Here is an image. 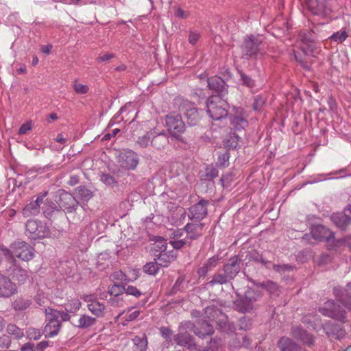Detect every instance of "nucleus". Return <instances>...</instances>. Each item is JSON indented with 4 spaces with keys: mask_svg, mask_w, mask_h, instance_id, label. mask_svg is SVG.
<instances>
[{
    "mask_svg": "<svg viewBox=\"0 0 351 351\" xmlns=\"http://www.w3.org/2000/svg\"><path fill=\"white\" fill-rule=\"evenodd\" d=\"M184 277L182 276H179L177 280H176L173 287H172V290L171 291L173 293H176V292H178V291H180V286L182 285V284L184 282Z\"/></svg>",
    "mask_w": 351,
    "mask_h": 351,
    "instance_id": "680f3d73",
    "label": "nucleus"
},
{
    "mask_svg": "<svg viewBox=\"0 0 351 351\" xmlns=\"http://www.w3.org/2000/svg\"><path fill=\"white\" fill-rule=\"evenodd\" d=\"M45 313L47 323L44 327L43 333L46 338H51L58 334L62 327V323L60 320L52 317L51 313H49L46 309Z\"/></svg>",
    "mask_w": 351,
    "mask_h": 351,
    "instance_id": "f8f14e48",
    "label": "nucleus"
},
{
    "mask_svg": "<svg viewBox=\"0 0 351 351\" xmlns=\"http://www.w3.org/2000/svg\"><path fill=\"white\" fill-rule=\"evenodd\" d=\"M125 292V286L119 284H114L109 287L108 293L110 295L119 296Z\"/></svg>",
    "mask_w": 351,
    "mask_h": 351,
    "instance_id": "37998d69",
    "label": "nucleus"
},
{
    "mask_svg": "<svg viewBox=\"0 0 351 351\" xmlns=\"http://www.w3.org/2000/svg\"><path fill=\"white\" fill-rule=\"evenodd\" d=\"M157 261L147 263L143 267V271L149 275H156L159 271Z\"/></svg>",
    "mask_w": 351,
    "mask_h": 351,
    "instance_id": "a19ab883",
    "label": "nucleus"
},
{
    "mask_svg": "<svg viewBox=\"0 0 351 351\" xmlns=\"http://www.w3.org/2000/svg\"><path fill=\"white\" fill-rule=\"evenodd\" d=\"M294 56L296 60L298 61L303 66H305V61L307 56L305 47H301L300 51H295Z\"/></svg>",
    "mask_w": 351,
    "mask_h": 351,
    "instance_id": "a18cd8bd",
    "label": "nucleus"
},
{
    "mask_svg": "<svg viewBox=\"0 0 351 351\" xmlns=\"http://www.w3.org/2000/svg\"><path fill=\"white\" fill-rule=\"evenodd\" d=\"M16 293V287L11 280L0 274V297L9 298Z\"/></svg>",
    "mask_w": 351,
    "mask_h": 351,
    "instance_id": "4468645a",
    "label": "nucleus"
},
{
    "mask_svg": "<svg viewBox=\"0 0 351 351\" xmlns=\"http://www.w3.org/2000/svg\"><path fill=\"white\" fill-rule=\"evenodd\" d=\"M232 123L237 129L239 130L240 128H243L247 125V121L243 118L235 117L233 119Z\"/></svg>",
    "mask_w": 351,
    "mask_h": 351,
    "instance_id": "4d7b16f0",
    "label": "nucleus"
},
{
    "mask_svg": "<svg viewBox=\"0 0 351 351\" xmlns=\"http://www.w3.org/2000/svg\"><path fill=\"white\" fill-rule=\"evenodd\" d=\"M238 298L234 300V308L238 312L251 313L258 307L257 302L262 298V293L258 290L248 288L244 295H241L237 291H235Z\"/></svg>",
    "mask_w": 351,
    "mask_h": 351,
    "instance_id": "f257e3e1",
    "label": "nucleus"
},
{
    "mask_svg": "<svg viewBox=\"0 0 351 351\" xmlns=\"http://www.w3.org/2000/svg\"><path fill=\"white\" fill-rule=\"evenodd\" d=\"M204 226V223H198V221L188 223L184 227V230L187 233L186 238L191 240L197 239L202 235Z\"/></svg>",
    "mask_w": 351,
    "mask_h": 351,
    "instance_id": "aec40b11",
    "label": "nucleus"
},
{
    "mask_svg": "<svg viewBox=\"0 0 351 351\" xmlns=\"http://www.w3.org/2000/svg\"><path fill=\"white\" fill-rule=\"evenodd\" d=\"M167 248V241L164 239L158 237L156 239L155 242L152 244V251L154 252V255L158 254H161L164 252H166Z\"/></svg>",
    "mask_w": 351,
    "mask_h": 351,
    "instance_id": "cd10ccee",
    "label": "nucleus"
},
{
    "mask_svg": "<svg viewBox=\"0 0 351 351\" xmlns=\"http://www.w3.org/2000/svg\"><path fill=\"white\" fill-rule=\"evenodd\" d=\"M177 252L173 250L164 252L161 254H155L154 261H157L158 265L162 267H168L177 258Z\"/></svg>",
    "mask_w": 351,
    "mask_h": 351,
    "instance_id": "a211bd4d",
    "label": "nucleus"
},
{
    "mask_svg": "<svg viewBox=\"0 0 351 351\" xmlns=\"http://www.w3.org/2000/svg\"><path fill=\"white\" fill-rule=\"evenodd\" d=\"M154 133L152 130L149 131L146 134L139 137L136 143L142 148L147 147L151 143V137L154 136Z\"/></svg>",
    "mask_w": 351,
    "mask_h": 351,
    "instance_id": "4c0bfd02",
    "label": "nucleus"
},
{
    "mask_svg": "<svg viewBox=\"0 0 351 351\" xmlns=\"http://www.w3.org/2000/svg\"><path fill=\"white\" fill-rule=\"evenodd\" d=\"M324 330L328 337L340 339L345 337L346 332L343 328L337 324H328L324 327Z\"/></svg>",
    "mask_w": 351,
    "mask_h": 351,
    "instance_id": "5701e85b",
    "label": "nucleus"
},
{
    "mask_svg": "<svg viewBox=\"0 0 351 351\" xmlns=\"http://www.w3.org/2000/svg\"><path fill=\"white\" fill-rule=\"evenodd\" d=\"M211 269L204 263L202 267H200L197 270V274L199 277H204L207 273L210 271Z\"/></svg>",
    "mask_w": 351,
    "mask_h": 351,
    "instance_id": "774afa93",
    "label": "nucleus"
},
{
    "mask_svg": "<svg viewBox=\"0 0 351 351\" xmlns=\"http://www.w3.org/2000/svg\"><path fill=\"white\" fill-rule=\"evenodd\" d=\"M208 202L201 200L191 208L192 216L190 219H203L207 215V206Z\"/></svg>",
    "mask_w": 351,
    "mask_h": 351,
    "instance_id": "6ab92c4d",
    "label": "nucleus"
},
{
    "mask_svg": "<svg viewBox=\"0 0 351 351\" xmlns=\"http://www.w3.org/2000/svg\"><path fill=\"white\" fill-rule=\"evenodd\" d=\"M348 37V32L345 29H341L340 32L333 33L329 38L331 40L341 43L346 40Z\"/></svg>",
    "mask_w": 351,
    "mask_h": 351,
    "instance_id": "ea45409f",
    "label": "nucleus"
},
{
    "mask_svg": "<svg viewBox=\"0 0 351 351\" xmlns=\"http://www.w3.org/2000/svg\"><path fill=\"white\" fill-rule=\"evenodd\" d=\"M280 351H301V347L291 339L286 337L280 338L277 343Z\"/></svg>",
    "mask_w": 351,
    "mask_h": 351,
    "instance_id": "4be33fe9",
    "label": "nucleus"
},
{
    "mask_svg": "<svg viewBox=\"0 0 351 351\" xmlns=\"http://www.w3.org/2000/svg\"><path fill=\"white\" fill-rule=\"evenodd\" d=\"M76 195L84 200H88L93 195L92 192L84 186H79L75 189Z\"/></svg>",
    "mask_w": 351,
    "mask_h": 351,
    "instance_id": "c03bdc74",
    "label": "nucleus"
},
{
    "mask_svg": "<svg viewBox=\"0 0 351 351\" xmlns=\"http://www.w3.org/2000/svg\"><path fill=\"white\" fill-rule=\"evenodd\" d=\"M252 327V320L246 317H243L239 320V328L240 330H247Z\"/></svg>",
    "mask_w": 351,
    "mask_h": 351,
    "instance_id": "09e8293b",
    "label": "nucleus"
},
{
    "mask_svg": "<svg viewBox=\"0 0 351 351\" xmlns=\"http://www.w3.org/2000/svg\"><path fill=\"white\" fill-rule=\"evenodd\" d=\"M6 330L9 335L14 336L16 339H20L24 336L23 330L19 328L15 324H9L7 326Z\"/></svg>",
    "mask_w": 351,
    "mask_h": 351,
    "instance_id": "e433bc0d",
    "label": "nucleus"
},
{
    "mask_svg": "<svg viewBox=\"0 0 351 351\" xmlns=\"http://www.w3.org/2000/svg\"><path fill=\"white\" fill-rule=\"evenodd\" d=\"M218 171L213 167H208L204 171L199 173L201 180L210 181L217 177Z\"/></svg>",
    "mask_w": 351,
    "mask_h": 351,
    "instance_id": "2f4dec72",
    "label": "nucleus"
},
{
    "mask_svg": "<svg viewBox=\"0 0 351 351\" xmlns=\"http://www.w3.org/2000/svg\"><path fill=\"white\" fill-rule=\"evenodd\" d=\"M229 155L225 152L218 156L217 164L222 167H226L228 165Z\"/></svg>",
    "mask_w": 351,
    "mask_h": 351,
    "instance_id": "6e6d98bb",
    "label": "nucleus"
},
{
    "mask_svg": "<svg viewBox=\"0 0 351 351\" xmlns=\"http://www.w3.org/2000/svg\"><path fill=\"white\" fill-rule=\"evenodd\" d=\"M25 228L28 237L32 239L45 238L49 234L45 221H27Z\"/></svg>",
    "mask_w": 351,
    "mask_h": 351,
    "instance_id": "0eeeda50",
    "label": "nucleus"
},
{
    "mask_svg": "<svg viewBox=\"0 0 351 351\" xmlns=\"http://www.w3.org/2000/svg\"><path fill=\"white\" fill-rule=\"evenodd\" d=\"M179 110L184 114L187 122L191 125H196L200 120L201 116L194 104L184 99H178Z\"/></svg>",
    "mask_w": 351,
    "mask_h": 351,
    "instance_id": "9d476101",
    "label": "nucleus"
},
{
    "mask_svg": "<svg viewBox=\"0 0 351 351\" xmlns=\"http://www.w3.org/2000/svg\"><path fill=\"white\" fill-rule=\"evenodd\" d=\"M199 324V326H197L193 324L192 326L194 333L199 337L204 338L206 336L212 335L214 333L215 330L213 326L207 321H203Z\"/></svg>",
    "mask_w": 351,
    "mask_h": 351,
    "instance_id": "412c9836",
    "label": "nucleus"
},
{
    "mask_svg": "<svg viewBox=\"0 0 351 351\" xmlns=\"http://www.w3.org/2000/svg\"><path fill=\"white\" fill-rule=\"evenodd\" d=\"M125 292L128 295H131L136 298H138L142 295V292L140 290H138L136 287L132 285L125 287Z\"/></svg>",
    "mask_w": 351,
    "mask_h": 351,
    "instance_id": "864d4df0",
    "label": "nucleus"
},
{
    "mask_svg": "<svg viewBox=\"0 0 351 351\" xmlns=\"http://www.w3.org/2000/svg\"><path fill=\"white\" fill-rule=\"evenodd\" d=\"M319 311L324 316L345 323L347 316L346 312L337 303L332 300L326 302Z\"/></svg>",
    "mask_w": 351,
    "mask_h": 351,
    "instance_id": "423d86ee",
    "label": "nucleus"
},
{
    "mask_svg": "<svg viewBox=\"0 0 351 351\" xmlns=\"http://www.w3.org/2000/svg\"><path fill=\"white\" fill-rule=\"evenodd\" d=\"M12 252L6 247L0 248L3 255L8 261L11 263H16L13 255L17 258L24 261H29L32 260L34 256V248L24 241H16L11 245Z\"/></svg>",
    "mask_w": 351,
    "mask_h": 351,
    "instance_id": "f03ea898",
    "label": "nucleus"
},
{
    "mask_svg": "<svg viewBox=\"0 0 351 351\" xmlns=\"http://www.w3.org/2000/svg\"><path fill=\"white\" fill-rule=\"evenodd\" d=\"M175 16L180 19H187L190 16V12L186 10H182L181 8H176Z\"/></svg>",
    "mask_w": 351,
    "mask_h": 351,
    "instance_id": "bf43d9fd",
    "label": "nucleus"
},
{
    "mask_svg": "<svg viewBox=\"0 0 351 351\" xmlns=\"http://www.w3.org/2000/svg\"><path fill=\"white\" fill-rule=\"evenodd\" d=\"M74 91L77 94L83 95L86 94L89 90V87L86 85L75 81L73 85Z\"/></svg>",
    "mask_w": 351,
    "mask_h": 351,
    "instance_id": "de8ad7c7",
    "label": "nucleus"
},
{
    "mask_svg": "<svg viewBox=\"0 0 351 351\" xmlns=\"http://www.w3.org/2000/svg\"><path fill=\"white\" fill-rule=\"evenodd\" d=\"M219 80L215 77H210L208 79V86L211 89H217L219 87Z\"/></svg>",
    "mask_w": 351,
    "mask_h": 351,
    "instance_id": "69168bd1",
    "label": "nucleus"
},
{
    "mask_svg": "<svg viewBox=\"0 0 351 351\" xmlns=\"http://www.w3.org/2000/svg\"><path fill=\"white\" fill-rule=\"evenodd\" d=\"M82 306V302L79 299H73L71 300L67 304L66 306V311L69 313H75L78 311Z\"/></svg>",
    "mask_w": 351,
    "mask_h": 351,
    "instance_id": "79ce46f5",
    "label": "nucleus"
},
{
    "mask_svg": "<svg viewBox=\"0 0 351 351\" xmlns=\"http://www.w3.org/2000/svg\"><path fill=\"white\" fill-rule=\"evenodd\" d=\"M193 324L191 322H185L182 323L178 329V333L174 335L173 340L175 342L183 347H186L188 349L192 350L193 348H196V344L194 342L193 338L191 335L186 331V328H192Z\"/></svg>",
    "mask_w": 351,
    "mask_h": 351,
    "instance_id": "1a4fd4ad",
    "label": "nucleus"
},
{
    "mask_svg": "<svg viewBox=\"0 0 351 351\" xmlns=\"http://www.w3.org/2000/svg\"><path fill=\"white\" fill-rule=\"evenodd\" d=\"M264 44L258 36L251 35L247 36L242 45L243 55L247 57H256L258 54L263 55Z\"/></svg>",
    "mask_w": 351,
    "mask_h": 351,
    "instance_id": "39448f33",
    "label": "nucleus"
},
{
    "mask_svg": "<svg viewBox=\"0 0 351 351\" xmlns=\"http://www.w3.org/2000/svg\"><path fill=\"white\" fill-rule=\"evenodd\" d=\"M58 202L59 206L68 213L75 210V207L77 206V202L75 198L70 193L64 191L60 192Z\"/></svg>",
    "mask_w": 351,
    "mask_h": 351,
    "instance_id": "ddd939ff",
    "label": "nucleus"
},
{
    "mask_svg": "<svg viewBox=\"0 0 351 351\" xmlns=\"http://www.w3.org/2000/svg\"><path fill=\"white\" fill-rule=\"evenodd\" d=\"M165 125L169 134L177 139L185 131V124L181 116L175 112L170 113L166 116Z\"/></svg>",
    "mask_w": 351,
    "mask_h": 351,
    "instance_id": "6e6552de",
    "label": "nucleus"
},
{
    "mask_svg": "<svg viewBox=\"0 0 351 351\" xmlns=\"http://www.w3.org/2000/svg\"><path fill=\"white\" fill-rule=\"evenodd\" d=\"M329 0H308V11L314 15L326 14L330 9L328 8Z\"/></svg>",
    "mask_w": 351,
    "mask_h": 351,
    "instance_id": "f3484780",
    "label": "nucleus"
},
{
    "mask_svg": "<svg viewBox=\"0 0 351 351\" xmlns=\"http://www.w3.org/2000/svg\"><path fill=\"white\" fill-rule=\"evenodd\" d=\"M230 278L223 271V269L216 273L212 280L209 282L211 285H223L230 282Z\"/></svg>",
    "mask_w": 351,
    "mask_h": 351,
    "instance_id": "c85d7f7f",
    "label": "nucleus"
},
{
    "mask_svg": "<svg viewBox=\"0 0 351 351\" xmlns=\"http://www.w3.org/2000/svg\"><path fill=\"white\" fill-rule=\"evenodd\" d=\"M95 322V318L87 315H82L78 320L77 326L81 328H86L93 326Z\"/></svg>",
    "mask_w": 351,
    "mask_h": 351,
    "instance_id": "f704fd0d",
    "label": "nucleus"
},
{
    "mask_svg": "<svg viewBox=\"0 0 351 351\" xmlns=\"http://www.w3.org/2000/svg\"><path fill=\"white\" fill-rule=\"evenodd\" d=\"M207 112L214 120L225 117L228 113V104L219 95H212L206 103Z\"/></svg>",
    "mask_w": 351,
    "mask_h": 351,
    "instance_id": "20e7f679",
    "label": "nucleus"
},
{
    "mask_svg": "<svg viewBox=\"0 0 351 351\" xmlns=\"http://www.w3.org/2000/svg\"><path fill=\"white\" fill-rule=\"evenodd\" d=\"M87 307L96 317H103L105 314V304L97 300L88 304Z\"/></svg>",
    "mask_w": 351,
    "mask_h": 351,
    "instance_id": "393cba45",
    "label": "nucleus"
},
{
    "mask_svg": "<svg viewBox=\"0 0 351 351\" xmlns=\"http://www.w3.org/2000/svg\"><path fill=\"white\" fill-rule=\"evenodd\" d=\"M25 333L27 338L33 340H38L42 336L40 330L35 328H29Z\"/></svg>",
    "mask_w": 351,
    "mask_h": 351,
    "instance_id": "49530a36",
    "label": "nucleus"
},
{
    "mask_svg": "<svg viewBox=\"0 0 351 351\" xmlns=\"http://www.w3.org/2000/svg\"><path fill=\"white\" fill-rule=\"evenodd\" d=\"M311 235L317 241L326 240L329 250H335L343 245H347L351 248L350 238L335 240L334 233L326 229L323 226H317L311 229Z\"/></svg>",
    "mask_w": 351,
    "mask_h": 351,
    "instance_id": "7ed1b4c3",
    "label": "nucleus"
},
{
    "mask_svg": "<svg viewBox=\"0 0 351 351\" xmlns=\"http://www.w3.org/2000/svg\"><path fill=\"white\" fill-rule=\"evenodd\" d=\"M45 309L49 313H51L52 317H55L57 320H60L61 322L69 321L70 319V315L66 312L60 311L49 308Z\"/></svg>",
    "mask_w": 351,
    "mask_h": 351,
    "instance_id": "c9c22d12",
    "label": "nucleus"
},
{
    "mask_svg": "<svg viewBox=\"0 0 351 351\" xmlns=\"http://www.w3.org/2000/svg\"><path fill=\"white\" fill-rule=\"evenodd\" d=\"M32 128V121H27L23 123L19 130V134L23 135L30 131Z\"/></svg>",
    "mask_w": 351,
    "mask_h": 351,
    "instance_id": "13d9d810",
    "label": "nucleus"
},
{
    "mask_svg": "<svg viewBox=\"0 0 351 351\" xmlns=\"http://www.w3.org/2000/svg\"><path fill=\"white\" fill-rule=\"evenodd\" d=\"M11 340L9 337L3 335L0 337V348H8L10 346Z\"/></svg>",
    "mask_w": 351,
    "mask_h": 351,
    "instance_id": "0e129e2a",
    "label": "nucleus"
},
{
    "mask_svg": "<svg viewBox=\"0 0 351 351\" xmlns=\"http://www.w3.org/2000/svg\"><path fill=\"white\" fill-rule=\"evenodd\" d=\"M12 264L14 267L12 271V278L19 284H24L28 279L27 271L21 267L16 266L15 263Z\"/></svg>",
    "mask_w": 351,
    "mask_h": 351,
    "instance_id": "b1692460",
    "label": "nucleus"
},
{
    "mask_svg": "<svg viewBox=\"0 0 351 351\" xmlns=\"http://www.w3.org/2000/svg\"><path fill=\"white\" fill-rule=\"evenodd\" d=\"M100 180L108 186H114L117 184L115 178L110 174L102 173L100 176Z\"/></svg>",
    "mask_w": 351,
    "mask_h": 351,
    "instance_id": "8fccbe9b",
    "label": "nucleus"
},
{
    "mask_svg": "<svg viewBox=\"0 0 351 351\" xmlns=\"http://www.w3.org/2000/svg\"><path fill=\"white\" fill-rule=\"evenodd\" d=\"M330 219H351V204H348L342 212L332 213Z\"/></svg>",
    "mask_w": 351,
    "mask_h": 351,
    "instance_id": "72a5a7b5",
    "label": "nucleus"
},
{
    "mask_svg": "<svg viewBox=\"0 0 351 351\" xmlns=\"http://www.w3.org/2000/svg\"><path fill=\"white\" fill-rule=\"evenodd\" d=\"M273 269L276 272L284 273L285 271L292 270L293 267L288 264H282V265L274 264V265H273Z\"/></svg>",
    "mask_w": 351,
    "mask_h": 351,
    "instance_id": "5fc2aeb1",
    "label": "nucleus"
},
{
    "mask_svg": "<svg viewBox=\"0 0 351 351\" xmlns=\"http://www.w3.org/2000/svg\"><path fill=\"white\" fill-rule=\"evenodd\" d=\"M205 317L210 321H217L220 315H222V311L215 305L208 306L204 308Z\"/></svg>",
    "mask_w": 351,
    "mask_h": 351,
    "instance_id": "bb28decb",
    "label": "nucleus"
},
{
    "mask_svg": "<svg viewBox=\"0 0 351 351\" xmlns=\"http://www.w3.org/2000/svg\"><path fill=\"white\" fill-rule=\"evenodd\" d=\"M168 139L164 133H158L157 136H153V139L151 141V145L157 149H161L163 148Z\"/></svg>",
    "mask_w": 351,
    "mask_h": 351,
    "instance_id": "c756f323",
    "label": "nucleus"
},
{
    "mask_svg": "<svg viewBox=\"0 0 351 351\" xmlns=\"http://www.w3.org/2000/svg\"><path fill=\"white\" fill-rule=\"evenodd\" d=\"M110 278L112 280H118L121 282L128 280L127 276L121 270L113 272L110 276Z\"/></svg>",
    "mask_w": 351,
    "mask_h": 351,
    "instance_id": "603ef678",
    "label": "nucleus"
},
{
    "mask_svg": "<svg viewBox=\"0 0 351 351\" xmlns=\"http://www.w3.org/2000/svg\"><path fill=\"white\" fill-rule=\"evenodd\" d=\"M47 192L44 191L39 193L35 201L30 202L23 209L24 217H28L32 215H36L39 213L40 205L43 202L44 198L47 196Z\"/></svg>",
    "mask_w": 351,
    "mask_h": 351,
    "instance_id": "2eb2a0df",
    "label": "nucleus"
},
{
    "mask_svg": "<svg viewBox=\"0 0 351 351\" xmlns=\"http://www.w3.org/2000/svg\"><path fill=\"white\" fill-rule=\"evenodd\" d=\"M217 325L220 329L223 331H227L231 329L230 323L228 320V317L226 315L222 313V315H220L218 319L216 321Z\"/></svg>",
    "mask_w": 351,
    "mask_h": 351,
    "instance_id": "58836bf2",
    "label": "nucleus"
},
{
    "mask_svg": "<svg viewBox=\"0 0 351 351\" xmlns=\"http://www.w3.org/2000/svg\"><path fill=\"white\" fill-rule=\"evenodd\" d=\"M132 342L134 351H145L147 348L148 341L145 334H143L141 337L135 336L132 339Z\"/></svg>",
    "mask_w": 351,
    "mask_h": 351,
    "instance_id": "a878e982",
    "label": "nucleus"
},
{
    "mask_svg": "<svg viewBox=\"0 0 351 351\" xmlns=\"http://www.w3.org/2000/svg\"><path fill=\"white\" fill-rule=\"evenodd\" d=\"M187 243L185 239L174 240L170 241V244L175 250H180Z\"/></svg>",
    "mask_w": 351,
    "mask_h": 351,
    "instance_id": "052dcab7",
    "label": "nucleus"
},
{
    "mask_svg": "<svg viewBox=\"0 0 351 351\" xmlns=\"http://www.w3.org/2000/svg\"><path fill=\"white\" fill-rule=\"evenodd\" d=\"M199 37L200 35L198 32H191L189 36V42L192 45H195L199 40Z\"/></svg>",
    "mask_w": 351,
    "mask_h": 351,
    "instance_id": "338daca9",
    "label": "nucleus"
},
{
    "mask_svg": "<svg viewBox=\"0 0 351 351\" xmlns=\"http://www.w3.org/2000/svg\"><path fill=\"white\" fill-rule=\"evenodd\" d=\"M261 287L267 289L271 293H274L278 289L277 284L274 283L271 281H267L265 282H262L261 284Z\"/></svg>",
    "mask_w": 351,
    "mask_h": 351,
    "instance_id": "3c124183",
    "label": "nucleus"
},
{
    "mask_svg": "<svg viewBox=\"0 0 351 351\" xmlns=\"http://www.w3.org/2000/svg\"><path fill=\"white\" fill-rule=\"evenodd\" d=\"M291 334L293 337L303 342H305L307 339V332L306 330L300 326H293L291 328Z\"/></svg>",
    "mask_w": 351,
    "mask_h": 351,
    "instance_id": "473e14b6",
    "label": "nucleus"
},
{
    "mask_svg": "<svg viewBox=\"0 0 351 351\" xmlns=\"http://www.w3.org/2000/svg\"><path fill=\"white\" fill-rule=\"evenodd\" d=\"M120 167L125 170H135L138 165V154L131 149L122 151L117 159Z\"/></svg>",
    "mask_w": 351,
    "mask_h": 351,
    "instance_id": "9b49d317",
    "label": "nucleus"
},
{
    "mask_svg": "<svg viewBox=\"0 0 351 351\" xmlns=\"http://www.w3.org/2000/svg\"><path fill=\"white\" fill-rule=\"evenodd\" d=\"M32 304V300L29 298H16L13 304V308L16 311H24L27 309Z\"/></svg>",
    "mask_w": 351,
    "mask_h": 351,
    "instance_id": "7c9ffc66",
    "label": "nucleus"
},
{
    "mask_svg": "<svg viewBox=\"0 0 351 351\" xmlns=\"http://www.w3.org/2000/svg\"><path fill=\"white\" fill-rule=\"evenodd\" d=\"M240 263L241 260L237 256H234L231 257L224 265L223 271L228 275L231 280H233L240 271Z\"/></svg>",
    "mask_w": 351,
    "mask_h": 351,
    "instance_id": "dca6fc26",
    "label": "nucleus"
},
{
    "mask_svg": "<svg viewBox=\"0 0 351 351\" xmlns=\"http://www.w3.org/2000/svg\"><path fill=\"white\" fill-rule=\"evenodd\" d=\"M335 226L342 231H344L351 225V221H334Z\"/></svg>",
    "mask_w": 351,
    "mask_h": 351,
    "instance_id": "e2e57ef3",
    "label": "nucleus"
}]
</instances>
